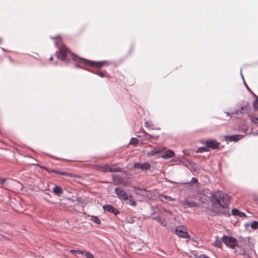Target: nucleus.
<instances>
[{
	"mask_svg": "<svg viewBox=\"0 0 258 258\" xmlns=\"http://www.w3.org/2000/svg\"><path fill=\"white\" fill-rule=\"evenodd\" d=\"M58 59L68 63L69 61V56L70 54L72 60L77 63H83L97 69H101L103 66H108L110 62L107 60L93 61L81 57L74 53L71 52L69 49L66 47H60L59 50L55 52Z\"/></svg>",
	"mask_w": 258,
	"mask_h": 258,
	"instance_id": "nucleus-1",
	"label": "nucleus"
},
{
	"mask_svg": "<svg viewBox=\"0 0 258 258\" xmlns=\"http://www.w3.org/2000/svg\"><path fill=\"white\" fill-rule=\"evenodd\" d=\"M213 211L218 215L230 216L229 211L226 209L229 204V199L227 195L219 191L213 196Z\"/></svg>",
	"mask_w": 258,
	"mask_h": 258,
	"instance_id": "nucleus-2",
	"label": "nucleus"
},
{
	"mask_svg": "<svg viewBox=\"0 0 258 258\" xmlns=\"http://www.w3.org/2000/svg\"><path fill=\"white\" fill-rule=\"evenodd\" d=\"M42 168H43L44 170H45V171L49 173H54L55 174H60L61 175L65 176L67 177L81 178V177L79 175L73 174L66 171H57L46 167H42Z\"/></svg>",
	"mask_w": 258,
	"mask_h": 258,
	"instance_id": "nucleus-3",
	"label": "nucleus"
},
{
	"mask_svg": "<svg viewBox=\"0 0 258 258\" xmlns=\"http://www.w3.org/2000/svg\"><path fill=\"white\" fill-rule=\"evenodd\" d=\"M222 241L226 245L232 249L234 248L235 246H238L236 239L233 237H228V236L224 235L222 237Z\"/></svg>",
	"mask_w": 258,
	"mask_h": 258,
	"instance_id": "nucleus-4",
	"label": "nucleus"
},
{
	"mask_svg": "<svg viewBox=\"0 0 258 258\" xmlns=\"http://www.w3.org/2000/svg\"><path fill=\"white\" fill-rule=\"evenodd\" d=\"M114 192L120 200L126 201L128 198H131L130 194L126 192L120 187H115Z\"/></svg>",
	"mask_w": 258,
	"mask_h": 258,
	"instance_id": "nucleus-5",
	"label": "nucleus"
},
{
	"mask_svg": "<svg viewBox=\"0 0 258 258\" xmlns=\"http://www.w3.org/2000/svg\"><path fill=\"white\" fill-rule=\"evenodd\" d=\"M134 168L135 169H141L142 170H148L151 168V165L148 162L143 163L137 162L134 163Z\"/></svg>",
	"mask_w": 258,
	"mask_h": 258,
	"instance_id": "nucleus-6",
	"label": "nucleus"
},
{
	"mask_svg": "<svg viewBox=\"0 0 258 258\" xmlns=\"http://www.w3.org/2000/svg\"><path fill=\"white\" fill-rule=\"evenodd\" d=\"M175 233L179 237L183 238L188 237L187 232L183 226L177 227L175 230Z\"/></svg>",
	"mask_w": 258,
	"mask_h": 258,
	"instance_id": "nucleus-7",
	"label": "nucleus"
},
{
	"mask_svg": "<svg viewBox=\"0 0 258 258\" xmlns=\"http://www.w3.org/2000/svg\"><path fill=\"white\" fill-rule=\"evenodd\" d=\"M205 144L208 146V149H217L220 148V143L215 140H208L206 141Z\"/></svg>",
	"mask_w": 258,
	"mask_h": 258,
	"instance_id": "nucleus-8",
	"label": "nucleus"
},
{
	"mask_svg": "<svg viewBox=\"0 0 258 258\" xmlns=\"http://www.w3.org/2000/svg\"><path fill=\"white\" fill-rule=\"evenodd\" d=\"M103 209L105 212H108L111 213L115 215H117L119 214V211L115 208L113 206L111 205L108 204V205H105L103 206Z\"/></svg>",
	"mask_w": 258,
	"mask_h": 258,
	"instance_id": "nucleus-9",
	"label": "nucleus"
},
{
	"mask_svg": "<svg viewBox=\"0 0 258 258\" xmlns=\"http://www.w3.org/2000/svg\"><path fill=\"white\" fill-rule=\"evenodd\" d=\"M101 170L104 172H121V169L119 167L113 168L108 165H104L102 166Z\"/></svg>",
	"mask_w": 258,
	"mask_h": 258,
	"instance_id": "nucleus-10",
	"label": "nucleus"
},
{
	"mask_svg": "<svg viewBox=\"0 0 258 258\" xmlns=\"http://www.w3.org/2000/svg\"><path fill=\"white\" fill-rule=\"evenodd\" d=\"M243 137L242 135H234L232 136H225L224 138L226 141L232 142H237Z\"/></svg>",
	"mask_w": 258,
	"mask_h": 258,
	"instance_id": "nucleus-11",
	"label": "nucleus"
},
{
	"mask_svg": "<svg viewBox=\"0 0 258 258\" xmlns=\"http://www.w3.org/2000/svg\"><path fill=\"white\" fill-rule=\"evenodd\" d=\"M182 204L186 208H194L199 207L198 204L194 201H188L187 200H184L182 202Z\"/></svg>",
	"mask_w": 258,
	"mask_h": 258,
	"instance_id": "nucleus-12",
	"label": "nucleus"
},
{
	"mask_svg": "<svg viewBox=\"0 0 258 258\" xmlns=\"http://www.w3.org/2000/svg\"><path fill=\"white\" fill-rule=\"evenodd\" d=\"M247 112V108L246 106H241L240 109H237L235 112L232 113V114L242 116L244 114H246Z\"/></svg>",
	"mask_w": 258,
	"mask_h": 258,
	"instance_id": "nucleus-13",
	"label": "nucleus"
},
{
	"mask_svg": "<svg viewBox=\"0 0 258 258\" xmlns=\"http://www.w3.org/2000/svg\"><path fill=\"white\" fill-rule=\"evenodd\" d=\"M164 149L161 148H154L152 150L147 153L148 156H154L155 154H158L162 153Z\"/></svg>",
	"mask_w": 258,
	"mask_h": 258,
	"instance_id": "nucleus-14",
	"label": "nucleus"
},
{
	"mask_svg": "<svg viewBox=\"0 0 258 258\" xmlns=\"http://www.w3.org/2000/svg\"><path fill=\"white\" fill-rule=\"evenodd\" d=\"M231 213L234 216H237L239 217H245L246 216L245 213L241 212L236 209H233L231 211Z\"/></svg>",
	"mask_w": 258,
	"mask_h": 258,
	"instance_id": "nucleus-15",
	"label": "nucleus"
},
{
	"mask_svg": "<svg viewBox=\"0 0 258 258\" xmlns=\"http://www.w3.org/2000/svg\"><path fill=\"white\" fill-rule=\"evenodd\" d=\"M52 191L57 196H60L63 194V190L60 186H55L52 189Z\"/></svg>",
	"mask_w": 258,
	"mask_h": 258,
	"instance_id": "nucleus-16",
	"label": "nucleus"
},
{
	"mask_svg": "<svg viewBox=\"0 0 258 258\" xmlns=\"http://www.w3.org/2000/svg\"><path fill=\"white\" fill-rule=\"evenodd\" d=\"M175 156L174 152L172 150H168L162 155V157L164 159H168L173 157Z\"/></svg>",
	"mask_w": 258,
	"mask_h": 258,
	"instance_id": "nucleus-17",
	"label": "nucleus"
},
{
	"mask_svg": "<svg viewBox=\"0 0 258 258\" xmlns=\"http://www.w3.org/2000/svg\"><path fill=\"white\" fill-rule=\"evenodd\" d=\"M153 219L157 221L159 223H160L162 226H166V221L164 218H163L160 216H158L156 217H154Z\"/></svg>",
	"mask_w": 258,
	"mask_h": 258,
	"instance_id": "nucleus-18",
	"label": "nucleus"
},
{
	"mask_svg": "<svg viewBox=\"0 0 258 258\" xmlns=\"http://www.w3.org/2000/svg\"><path fill=\"white\" fill-rule=\"evenodd\" d=\"M92 73H94L96 75H98L101 78L108 77V74L106 71H101L97 70L94 72H92Z\"/></svg>",
	"mask_w": 258,
	"mask_h": 258,
	"instance_id": "nucleus-19",
	"label": "nucleus"
},
{
	"mask_svg": "<svg viewBox=\"0 0 258 258\" xmlns=\"http://www.w3.org/2000/svg\"><path fill=\"white\" fill-rule=\"evenodd\" d=\"M222 238H220L218 236H216L214 245L217 247H221L222 245Z\"/></svg>",
	"mask_w": 258,
	"mask_h": 258,
	"instance_id": "nucleus-20",
	"label": "nucleus"
},
{
	"mask_svg": "<svg viewBox=\"0 0 258 258\" xmlns=\"http://www.w3.org/2000/svg\"><path fill=\"white\" fill-rule=\"evenodd\" d=\"M91 220L97 224H100L101 223V220L100 219L96 216H92L91 217Z\"/></svg>",
	"mask_w": 258,
	"mask_h": 258,
	"instance_id": "nucleus-21",
	"label": "nucleus"
},
{
	"mask_svg": "<svg viewBox=\"0 0 258 258\" xmlns=\"http://www.w3.org/2000/svg\"><path fill=\"white\" fill-rule=\"evenodd\" d=\"M117 184H122L124 186H127L128 183L126 182H124L123 179L121 177H117L116 179Z\"/></svg>",
	"mask_w": 258,
	"mask_h": 258,
	"instance_id": "nucleus-22",
	"label": "nucleus"
},
{
	"mask_svg": "<svg viewBox=\"0 0 258 258\" xmlns=\"http://www.w3.org/2000/svg\"><path fill=\"white\" fill-rule=\"evenodd\" d=\"M131 198H128L127 200L128 201L129 205L135 207L137 205V202L134 200V199L133 198V196L131 194H130Z\"/></svg>",
	"mask_w": 258,
	"mask_h": 258,
	"instance_id": "nucleus-23",
	"label": "nucleus"
},
{
	"mask_svg": "<svg viewBox=\"0 0 258 258\" xmlns=\"http://www.w3.org/2000/svg\"><path fill=\"white\" fill-rule=\"evenodd\" d=\"M141 130L142 131L143 133L144 134L145 136H149L154 140H158L159 139V136H153L150 135L148 134L142 127L141 128Z\"/></svg>",
	"mask_w": 258,
	"mask_h": 258,
	"instance_id": "nucleus-24",
	"label": "nucleus"
},
{
	"mask_svg": "<svg viewBox=\"0 0 258 258\" xmlns=\"http://www.w3.org/2000/svg\"><path fill=\"white\" fill-rule=\"evenodd\" d=\"M208 151H209V149L208 148V146H207L206 147H201L199 148L197 150L196 152L197 153H203V152H208Z\"/></svg>",
	"mask_w": 258,
	"mask_h": 258,
	"instance_id": "nucleus-25",
	"label": "nucleus"
},
{
	"mask_svg": "<svg viewBox=\"0 0 258 258\" xmlns=\"http://www.w3.org/2000/svg\"><path fill=\"white\" fill-rule=\"evenodd\" d=\"M138 143H139V140L137 138H132L129 142V144L133 145L135 146H136L138 144Z\"/></svg>",
	"mask_w": 258,
	"mask_h": 258,
	"instance_id": "nucleus-26",
	"label": "nucleus"
},
{
	"mask_svg": "<svg viewBox=\"0 0 258 258\" xmlns=\"http://www.w3.org/2000/svg\"><path fill=\"white\" fill-rule=\"evenodd\" d=\"M251 228L253 229H258V221H253L250 225Z\"/></svg>",
	"mask_w": 258,
	"mask_h": 258,
	"instance_id": "nucleus-27",
	"label": "nucleus"
},
{
	"mask_svg": "<svg viewBox=\"0 0 258 258\" xmlns=\"http://www.w3.org/2000/svg\"><path fill=\"white\" fill-rule=\"evenodd\" d=\"M70 252L73 254H83L84 253V251L80 250H74L72 249L70 250Z\"/></svg>",
	"mask_w": 258,
	"mask_h": 258,
	"instance_id": "nucleus-28",
	"label": "nucleus"
},
{
	"mask_svg": "<svg viewBox=\"0 0 258 258\" xmlns=\"http://www.w3.org/2000/svg\"><path fill=\"white\" fill-rule=\"evenodd\" d=\"M145 126L147 128H152L153 123L152 121H147L145 122Z\"/></svg>",
	"mask_w": 258,
	"mask_h": 258,
	"instance_id": "nucleus-29",
	"label": "nucleus"
},
{
	"mask_svg": "<svg viewBox=\"0 0 258 258\" xmlns=\"http://www.w3.org/2000/svg\"><path fill=\"white\" fill-rule=\"evenodd\" d=\"M253 107L255 110H258V97L253 102Z\"/></svg>",
	"mask_w": 258,
	"mask_h": 258,
	"instance_id": "nucleus-30",
	"label": "nucleus"
},
{
	"mask_svg": "<svg viewBox=\"0 0 258 258\" xmlns=\"http://www.w3.org/2000/svg\"><path fill=\"white\" fill-rule=\"evenodd\" d=\"M161 197L162 198H163L164 199L168 200V201H174V199L173 198H172V197H170V196H166V195H162Z\"/></svg>",
	"mask_w": 258,
	"mask_h": 258,
	"instance_id": "nucleus-31",
	"label": "nucleus"
},
{
	"mask_svg": "<svg viewBox=\"0 0 258 258\" xmlns=\"http://www.w3.org/2000/svg\"><path fill=\"white\" fill-rule=\"evenodd\" d=\"M251 121L254 123H257L258 122V116H252L251 117Z\"/></svg>",
	"mask_w": 258,
	"mask_h": 258,
	"instance_id": "nucleus-32",
	"label": "nucleus"
},
{
	"mask_svg": "<svg viewBox=\"0 0 258 258\" xmlns=\"http://www.w3.org/2000/svg\"><path fill=\"white\" fill-rule=\"evenodd\" d=\"M85 255L87 258H94L93 254L91 253L90 252H86Z\"/></svg>",
	"mask_w": 258,
	"mask_h": 258,
	"instance_id": "nucleus-33",
	"label": "nucleus"
},
{
	"mask_svg": "<svg viewBox=\"0 0 258 258\" xmlns=\"http://www.w3.org/2000/svg\"><path fill=\"white\" fill-rule=\"evenodd\" d=\"M241 76H242V79L243 80V83L244 84V85L246 88V89L250 93H252V91L251 90V89L249 88V87L247 86V85L246 84V83H245L244 80V78H243V77L242 76V75L241 74Z\"/></svg>",
	"mask_w": 258,
	"mask_h": 258,
	"instance_id": "nucleus-34",
	"label": "nucleus"
},
{
	"mask_svg": "<svg viewBox=\"0 0 258 258\" xmlns=\"http://www.w3.org/2000/svg\"><path fill=\"white\" fill-rule=\"evenodd\" d=\"M76 64L75 65V68H81L83 69H85L84 67L81 66V64H83V63H77V62H76ZM85 66H86V65L85 64Z\"/></svg>",
	"mask_w": 258,
	"mask_h": 258,
	"instance_id": "nucleus-35",
	"label": "nucleus"
},
{
	"mask_svg": "<svg viewBox=\"0 0 258 258\" xmlns=\"http://www.w3.org/2000/svg\"><path fill=\"white\" fill-rule=\"evenodd\" d=\"M50 38L51 39H57L60 38V36L59 35H57L56 36L54 37H51Z\"/></svg>",
	"mask_w": 258,
	"mask_h": 258,
	"instance_id": "nucleus-36",
	"label": "nucleus"
},
{
	"mask_svg": "<svg viewBox=\"0 0 258 258\" xmlns=\"http://www.w3.org/2000/svg\"><path fill=\"white\" fill-rule=\"evenodd\" d=\"M191 181L193 183H196L198 182V180L197 178L192 177L191 179Z\"/></svg>",
	"mask_w": 258,
	"mask_h": 258,
	"instance_id": "nucleus-37",
	"label": "nucleus"
},
{
	"mask_svg": "<svg viewBox=\"0 0 258 258\" xmlns=\"http://www.w3.org/2000/svg\"><path fill=\"white\" fill-rule=\"evenodd\" d=\"M5 181L6 179L0 178V183L3 184Z\"/></svg>",
	"mask_w": 258,
	"mask_h": 258,
	"instance_id": "nucleus-38",
	"label": "nucleus"
},
{
	"mask_svg": "<svg viewBox=\"0 0 258 258\" xmlns=\"http://www.w3.org/2000/svg\"><path fill=\"white\" fill-rule=\"evenodd\" d=\"M134 50V47L133 46H131L130 50V53H131V52Z\"/></svg>",
	"mask_w": 258,
	"mask_h": 258,
	"instance_id": "nucleus-39",
	"label": "nucleus"
},
{
	"mask_svg": "<svg viewBox=\"0 0 258 258\" xmlns=\"http://www.w3.org/2000/svg\"><path fill=\"white\" fill-rule=\"evenodd\" d=\"M206 197L205 196V195H202V196L201 197V200H202L203 199H206Z\"/></svg>",
	"mask_w": 258,
	"mask_h": 258,
	"instance_id": "nucleus-40",
	"label": "nucleus"
},
{
	"mask_svg": "<svg viewBox=\"0 0 258 258\" xmlns=\"http://www.w3.org/2000/svg\"><path fill=\"white\" fill-rule=\"evenodd\" d=\"M251 93L252 94V95H253V96H254V97L256 98V97H257V96L255 94H254L253 92H252V93Z\"/></svg>",
	"mask_w": 258,
	"mask_h": 258,
	"instance_id": "nucleus-41",
	"label": "nucleus"
},
{
	"mask_svg": "<svg viewBox=\"0 0 258 258\" xmlns=\"http://www.w3.org/2000/svg\"><path fill=\"white\" fill-rule=\"evenodd\" d=\"M3 42V39L2 38L0 37V44H1Z\"/></svg>",
	"mask_w": 258,
	"mask_h": 258,
	"instance_id": "nucleus-42",
	"label": "nucleus"
},
{
	"mask_svg": "<svg viewBox=\"0 0 258 258\" xmlns=\"http://www.w3.org/2000/svg\"><path fill=\"white\" fill-rule=\"evenodd\" d=\"M49 60H53V57H52V56H51V57L49 58Z\"/></svg>",
	"mask_w": 258,
	"mask_h": 258,
	"instance_id": "nucleus-43",
	"label": "nucleus"
},
{
	"mask_svg": "<svg viewBox=\"0 0 258 258\" xmlns=\"http://www.w3.org/2000/svg\"><path fill=\"white\" fill-rule=\"evenodd\" d=\"M203 258H209V257L207 255H205V256H204Z\"/></svg>",
	"mask_w": 258,
	"mask_h": 258,
	"instance_id": "nucleus-44",
	"label": "nucleus"
},
{
	"mask_svg": "<svg viewBox=\"0 0 258 258\" xmlns=\"http://www.w3.org/2000/svg\"><path fill=\"white\" fill-rule=\"evenodd\" d=\"M202 202L203 203H205V201H204V200H202Z\"/></svg>",
	"mask_w": 258,
	"mask_h": 258,
	"instance_id": "nucleus-45",
	"label": "nucleus"
}]
</instances>
